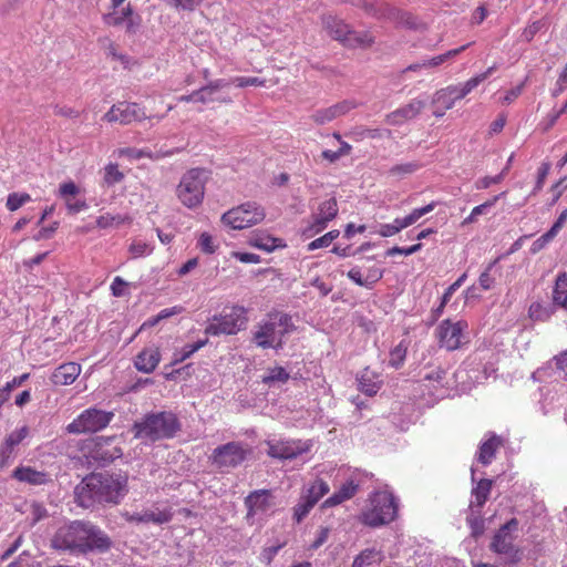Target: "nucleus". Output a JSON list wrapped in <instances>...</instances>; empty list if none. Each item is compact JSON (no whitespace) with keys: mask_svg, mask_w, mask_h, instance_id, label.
Returning <instances> with one entry per match:
<instances>
[{"mask_svg":"<svg viewBox=\"0 0 567 567\" xmlns=\"http://www.w3.org/2000/svg\"><path fill=\"white\" fill-rule=\"evenodd\" d=\"M382 17L395 20L399 23L412 30H415L419 27V21L415 16H413L410 12L399 10L394 7H390L389 4L384 6Z\"/></svg>","mask_w":567,"mask_h":567,"instance_id":"393cba45","label":"nucleus"},{"mask_svg":"<svg viewBox=\"0 0 567 567\" xmlns=\"http://www.w3.org/2000/svg\"><path fill=\"white\" fill-rule=\"evenodd\" d=\"M425 107V101L414 99L406 105L399 107L388 115V122L393 125H399L405 121L412 120L417 116Z\"/></svg>","mask_w":567,"mask_h":567,"instance_id":"412c9836","label":"nucleus"},{"mask_svg":"<svg viewBox=\"0 0 567 567\" xmlns=\"http://www.w3.org/2000/svg\"><path fill=\"white\" fill-rule=\"evenodd\" d=\"M326 29L328 30L329 34L340 42H342L344 45L353 47L355 44L360 43L359 38H352L351 29L350 27L344 23L342 20L336 18V17H328L324 20Z\"/></svg>","mask_w":567,"mask_h":567,"instance_id":"a211bd4d","label":"nucleus"},{"mask_svg":"<svg viewBox=\"0 0 567 567\" xmlns=\"http://www.w3.org/2000/svg\"><path fill=\"white\" fill-rule=\"evenodd\" d=\"M357 137L361 141L364 140H386L390 138V131L385 128H360Z\"/></svg>","mask_w":567,"mask_h":567,"instance_id":"c9c22d12","label":"nucleus"},{"mask_svg":"<svg viewBox=\"0 0 567 567\" xmlns=\"http://www.w3.org/2000/svg\"><path fill=\"white\" fill-rule=\"evenodd\" d=\"M546 25L545 21L544 20H537V21H534L533 23H530L529 25H527L523 33H522V38L523 40H525L526 42H530L534 37Z\"/></svg>","mask_w":567,"mask_h":567,"instance_id":"09e8293b","label":"nucleus"},{"mask_svg":"<svg viewBox=\"0 0 567 567\" xmlns=\"http://www.w3.org/2000/svg\"><path fill=\"white\" fill-rule=\"evenodd\" d=\"M208 342V339L199 340L192 344H186L181 350V355L176 361H184L187 358H189L192 354H194L196 351H198L200 348L205 347Z\"/></svg>","mask_w":567,"mask_h":567,"instance_id":"3c124183","label":"nucleus"},{"mask_svg":"<svg viewBox=\"0 0 567 567\" xmlns=\"http://www.w3.org/2000/svg\"><path fill=\"white\" fill-rule=\"evenodd\" d=\"M127 478L121 474L92 473L74 488L79 506L90 508L96 504H117L126 494Z\"/></svg>","mask_w":567,"mask_h":567,"instance_id":"f257e3e1","label":"nucleus"},{"mask_svg":"<svg viewBox=\"0 0 567 567\" xmlns=\"http://www.w3.org/2000/svg\"><path fill=\"white\" fill-rule=\"evenodd\" d=\"M231 257L244 264H259L260 256L252 252L233 251Z\"/></svg>","mask_w":567,"mask_h":567,"instance_id":"e2e57ef3","label":"nucleus"},{"mask_svg":"<svg viewBox=\"0 0 567 567\" xmlns=\"http://www.w3.org/2000/svg\"><path fill=\"white\" fill-rule=\"evenodd\" d=\"M338 215V203L336 198H329L322 202L318 210L312 214V221L303 229L302 235L311 238L324 230L329 221L333 220Z\"/></svg>","mask_w":567,"mask_h":567,"instance_id":"ddd939ff","label":"nucleus"},{"mask_svg":"<svg viewBox=\"0 0 567 567\" xmlns=\"http://www.w3.org/2000/svg\"><path fill=\"white\" fill-rule=\"evenodd\" d=\"M28 434L29 427L23 425L8 434L1 444L14 452V449L28 436Z\"/></svg>","mask_w":567,"mask_h":567,"instance_id":"2f4dec72","label":"nucleus"},{"mask_svg":"<svg viewBox=\"0 0 567 567\" xmlns=\"http://www.w3.org/2000/svg\"><path fill=\"white\" fill-rule=\"evenodd\" d=\"M358 389L368 396H374L383 384L381 375L370 368H364L357 377Z\"/></svg>","mask_w":567,"mask_h":567,"instance_id":"4be33fe9","label":"nucleus"},{"mask_svg":"<svg viewBox=\"0 0 567 567\" xmlns=\"http://www.w3.org/2000/svg\"><path fill=\"white\" fill-rule=\"evenodd\" d=\"M290 375L282 367H274L267 370V374L262 377V383L271 385L276 382L286 383Z\"/></svg>","mask_w":567,"mask_h":567,"instance_id":"7c9ffc66","label":"nucleus"},{"mask_svg":"<svg viewBox=\"0 0 567 567\" xmlns=\"http://www.w3.org/2000/svg\"><path fill=\"white\" fill-rule=\"evenodd\" d=\"M14 457V452L0 444V471L9 466Z\"/></svg>","mask_w":567,"mask_h":567,"instance_id":"0e129e2a","label":"nucleus"},{"mask_svg":"<svg viewBox=\"0 0 567 567\" xmlns=\"http://www.w3.org/2000/svg\"><path fill=\"white\" fill-rule=\"evenodd\" d=\"M65 206L68 212L73 215L86 210L89 208V205L86 204L85 199L66 198Z\"/></svg>","mask_w":567,"mask_h":567,"instance_id":"13d9d810","label":"nucleus"},{"mask_svg":"<svg viewBox=\"0 0 567 567\" xmlns=\"http://www.w3.org/2000/svg\"><path fill=\"white\" fill-rule=\"evenodd\" d=\"M131 284L122 279L121 277H115L111 284V291L114 297H124L128 295V288Z\"/></svg>","mask_w":567,"mask_h":567,"instance_id":"de8ad7c7","label":"nucleus"},{"mask_svg":"<svg viewBox=\"0 0 567 567\" xmlns=\"http://www.w3.org/2000/svg\"><path fill=\"white\" fill-rule=\"evenodd\" d=\"M247 310L243 306H233L229 312L215 316L206 326L205 333L207 336L236 334L245 328L248 318Z\"/></svg>","mask_w":567,"mask_h":567,"instance_id":"1a4fd4ad","label":"nucleus"},{"mask_svg":"<svg viewBox=\"0 0 567 567\" xmlns=\"http://www.w3.org/2000/svg\"><path fill=\"white\" fill-rule=\"evenodd\" d=\"M505 195H506V192H502L501 194L495 195L494 197L486 200L485 203H483L478 206H475L472 209L473 215L478 217L480 215L485 214L488 208L493 207Z\"/></svg>","mask_w":567,"mask_h":567,"instance_id":"4d7b16f0","label":"nucleus"},{"mask_svg":"<svg viewBox=\"0 0 567 567\" xmlns=\"http://www.w3.org/2000/svg\"><path fill=\"white\" fill-rule=\"evenodd\" d=\"M249 246L265 250L272 251L278 247H284L281 244V239L272 237L271 235L265 233H255L251 235L248 241Z\"/></svg>","mask_w":567,"mask_h":567,"instance_id":"a878e982","label":"nucleus"},{"mask_svg":"<svg viewBox=\"0 0 567 567\" xmlns=\"http://www.w3.org/2000/svg\"><path fill=\"white\" fill-rule=\"evenodd\" d=\"M436 207V203L432 202L426 206L413 209L409 215L404 217V221L409 224V226L416 223L422 216L431 213Z\"/></svg>","mask_w":567,"mask_h":567,"instance_id":"37998d69","label":"nucleus"},{"mask_svg":"<svg viewBox=\"0 0 567 567\" xmlns=\"http://www.w3.org/2000/svg\"><path fill=\"white\" fill-rule=\"evenodd\" d=\"M468 323L465 320H442L435 329V337L440 348L446 351L461 349L468 342Z\"/></svg>","mask_w":567,"mask_h":567,"instance_id":"423d86ee","label":"nucleus"},{"mask_svg":"<svg viewBox=\"0 0 567 567\" xmlns=\"http://www.w3.org/2000/svg\"><path fill=\"white\" fill-rule=\"evenodd\" d=\"M207 179L208 175L205 169L192 168L187 171L183 175L176 189L181 203L188 208L199 206L204 199Z\"/></svg>","mask_w":567,"mask_h":567,"instance_id":"39448f33","label":"nucleus"},{"mask_svg":"<svg viewBox=\"0 0 567 567\" xmlns=\"http://www.w3.org/2000/svg\"><path fill=\"white\" fill-rule=\"evenodd\" d=\"M512 158H513V156H509L506 167L496 176H494V177L485 176L483 178H480L475 183L476 189H486L493 184H499L505 178V176L509 169V164H511Z\"/></svg>","mask_w":567,"mask_h":567,"instance_id":"58836bf2","label":"nucleus"},{"mask_svg":"<svg viewBox=\"0 0 567 567\" xmlns=\"http://www.w3.org/2000/svg\"><path fill=\"white\" fill-rule=\"evenodd\" d=\"M421 248H422V244H420V243L415 244V245H412V246H410L408 248L394 246V247L388 249L386 256H394V255L410 256V255L419 251Z\"/></svg>","mask_w":567,"mask_h":567,"instance_id":"052dcab7","label":"nucleus"},{"mask_svg":"<svg viewBox=\"0 0 567 567\" xmlns=\"http://www.w3.org/2000/svg\"><path fill=\"white\" fill-rule=\"evenodd\" d=\"M313 507V503L301 496L299 503L293 507L295 520L300 523Z\"/></svg>","mask_w":567,"mask_h":567,"instance_id":"79ce46f5","label":"nucleus"},{"mask_svg":"<svg viewBox=\"0 0 567 567\" xmlns=\"http://www.w3.org/2000/svg\"><path fill=\"white\" fill-rule=\"evenodd\" d=\"M358 103L354 100H344L326 109H320L312 114V118L318 124H326L334 118L346 115L355 109Z\"/></svg>","mask_w":567,"mask_h":567,"instance_id":"f3484780","label":"nucleus"},{"mask_svg":"<svg viewBox=\"0 0 567 567\" xmlns=\"http://www.w3.org/2000/svg\"><path fill=\"white\" fill-rule=\"evenodd\" d=\"M51 546L58 550L81 551L107 550L111 547L110 537L96 525L74 520L61 526L51 539Z\"/></svg>","mask_w":567,"mask_h":567,"instance_id":"f03ea898","label":"nucleus"},{"mask_svg":"<svg viewBox=\"0 0 567 567\" xmlns=\"http://www.w3.org/2000/svg\"><path fill=\"white\" fill-rule=\"evenodd\" d=\"M113 417L114 413L111 411L89 408L66 425V432L70 434L95 433L105 429Z\"/></svg>","mask_w":567,"mask_h":567,"instance_id":"0eeeda50","label":"nucleus"},{"mask_svg":"<svg viewBox=\"0 0 567 567\" xmlns=\"http://www.w3.org/2000/svg\"><path fill=\"white\" fill-rule=\"evenodd\" d=\"M406 353L408 346L404 341H401L394 349L391 350L389 364L394 369H399L404 363Z\"/></svg>","mask_w":567,"mask_h":567,"instance_id":"f704fd0d","label":"nucleus"},{"mask_svg":"<svg viewBox=\"0 0 567 567\" xmlns=\"http://www.w3.org/2000/svg\"><path fill=\"white\" fill-rule=\"evenodd\" d=\"M518 520L516 518L509 519L502 525L495 533L489 548L496 554L505 555L509 561L517 563L520 560V549L515 546V536L513 532L517 530Z\"/></svg>","mask_w":567,"mask_h":567,"instance_id":"9b49d317","label":"nucleus"},{"mask_svg":"<svg viewBox=\"0 0 567 567\" xmlns=\"http://www.w3.org/2000/svg\"><path fill=\"white\" fill-rule=\"evenodd\" d=\"M172 519V513L169 511H159L158 513L146 512L144 513V522L152 520L157 524L167 523Z\"/></svg>","mask_w":567,"mask_h":567,"instance_id":"864d4df0","label":"nucleus"},{"mask_svg":"<svg viewBox=\"0 0 567 567\" xmlns=\"http://www.w3.org/2000/svg\"><path fill=\"white\" fill-rule=\"evenodd\" d=\"M359 491V485L353 481H349L341 485V487L334 492L331 496H329L323 503L322 507H334L337 505L342 504L346 501L351 499L355 496Z\"/></svg>","mask_w":567,"mask_h":567,"instance_id":"5701e85b","label":"nucleus"},{"mask_svg":"<svg viewBox=\"0 0 567 567\" xmlns=\"http://www.w3.org/2000/svg\"><path fill=\"white\" fill-rule=\"evenodd\" d=\"M567 89V65L564 68L563 72L559 74L558 80L556 82V87L553 91V95L557 96L563 93Z\"/></svg>","mask_w":567,"mask_h":567,"instance_id":"338daca9","label":"nucleus"},{"mask_svg":"<svg viewBox=\"0 0 567 567\" xmlns=\"http://www.w3.org/2000/svg\"><path fill=\"white\" fill-rule=\"evenodd\" d=\"M493 487V481L488 478H482L477 482L476 486L473 488L472 494L475 498L474 505L482 508L488 496L491 494Z\"/></svg>","mask_w":567,"mask_h":567,"instance_id":"c85d7f7f","label":"nucleus"},{"mask_svg":"<svg viewBox=\"0 0 567 567\" xmlns=\"http://www.w3.org/2000/svg\"><path fill=\"white\" fill-rule=\"evenodd\" d=\"M293 329L295 326L289 315L268 313L266 319L256 324L252 342L261 349L278 350L284 346V337Z\"/></svg>","mask_w":567,"mask_h":567,"instance_id":"20e7f679","label":"nucleus"},{"mask_svg":"<svg viewBox=\"0 0 567 567\" xmlns=\"http://www.w3.org/2000/svg\"><path fill=\"white\" fill-rule=\"evenodd\" d=\"M421 167V164L419 163H406V164H400L395 165L390 169V174L395 176H402L406 174H411L419 169Z\"/></svg>","mask_w":567,"mask_h":567,"instance_id":"5fc2aeb1","label":"nucleus"},{"mask_svg":"<svg viewBox=\"0 0 567 567\" xmlns=\"http://www.w3.org/2000/svg\"><path fill=\"white\" fill-rule=\"evenodd\" d=\"M351 150V145L350 144H342L341 147H339L338 151L336 152H332V151H323L321 156L329 161L330 163H333L336 161H338L341 156H344L347 154H349Z\"/></svg>","mask_w":567,"mask_h":567,"instance_id":"6e6d98bb","label":"nucleus"},{"mask_svg":"<svg viewBox=\"0 0 567 567\" xmlns=\"http://www.w3.org/2000/svg\"><path fill=\"white\" fill-rule=\"evenodd\" d=\"M267 454L272 458L291 460L309 451L310 445L301 441L268 440Z\"/></svg>","mask_w":567,"mask_h":567,"instance_id":"4468645a","label":"nucleus"},{"mask_svg":"<svg viewBox=\"0 0 567 567\" xmlns=\"http://www.w3.org/2000/svg\"><path fill=\"white\" fill-rule=\"evenodd\" d=\"M554 360H555L557 370L563 372L564 377L567 379V350L555 355Z\"/></svg>","mask_w":567,"mask_h":567,"instance_id":"774afa93","label":"nucleus"},{"mask_svg":"<svg viewBox=\"0 0 567 567\" xmlns=\"http://www.w3.org/2000/svg\"><path fill=\"white\" fill-rule=\"evenodd\" d=\"M329 491V484L322 478H317L309 484L301 496L316 505Z\"/></svg>","mask_w":567,"mask_h":567,"instance_id":"bb28decb","label":"nucleus"},{"mask_svg":"<svg viewBox=\"0 0 567 567\" xmlns=\"http://www.w3.org/2000/svg\"><path fill=\"white\" fill-rule=\"evenodd\" d=\"M354 7L362 8L365 12L374 17H382V11L384 9L385 3L377 4L373 0H351V3Z\"/></svg>","mask_w":567,"mask_h":567,"instance_id":"e433bc0d","label":"nucleus"},{"mask_svg":"<svg viewBox=\"0 0 567 567\" xmlns=\"http://www.w3.org/2000/svg\"><path fill=\"white\" fill-rule=\"evenodd\" d=\"M249 452L241 443L229 442L213 451L212 461L218 468L236 467L246 460Z\"/></svg>","mask_w":567,"mask_h":567,"instance_id":"f8f14e48","label":"nucleus"},{"mask_svg":"<svg viewBox=\"0 0 567 567\" xmlns=\"http://www.w3.org/2000/svg\"><path fill=\"white\" fill-rule=\"evenodd\" d=\"M11 477L20 483L31 486H42L52 482L51 475L45 471H38L29 465L16 467Z\"/></svg>","mask_w":567,"mask_h":567,"instance_id":"2eb2a0df","label":"nucleus"},{"mask_svg":"<svg viewBox=\"0 0 567 567\" xmlns=\"http://www.w3.org/2000/svg\"><path fill=\"white\" fill-rule=\"evenodd\" d=\"M399 503L390 491H377L369 495L367 507L358 519L361 524L378 528L396 519Z\"/></svg>","mask_w":567,"mask_h":567,"instance_id":"7ed1b4c3","label":"nucleus"},{"mask_svg":"<svg viewBox=\"0 0 567 567\" xmlns=\"http://www.w3.org/2000/svg\"><path fill=\"white\" fill-rule=\"evenodd\" d=\"M79 192H80L79 187L72 181L61 184L60 188H59V195L62 198H64L65 202H66V198L78 195Z\"/></svg>","mask_w":567,"mask_h":567,"instance_id":"bf43d9fd","label":"nucleus"},{"mask_svg":"<svg viewBox=\"0 0 567 567\" xmlns=\"http://www.w3.org/2000/svg\"><path fill=\"white\" fill-rule=\"evenodd\" d=\"M245 505L248 518L259 513H266L274 505L271 492L268 489L254 491L245 498Z\"/></svg>","mask_w":567,"mask_h":567,"instance_id":"dca6fc26","label":"nucleus"},{"mask_svg":"<svg viewBox=\"0 0 567 567\" xmlns=\"http://www.w3.org/2000/svg\"><path fill=\"white\" fill-rule=\"evenodd\" d=\"M470 45H471V43H467L457 49L450 50L444 54H440V55L434 56L427 61H424L423 65H426L429 68L437 66V65L442 64L443 62H445L447 59L456 56L457 54H460L461 52L466 50Z\"/></svg>","mask_w":567,"mask_h":567,"instance_id":"ea45409f","label":"nucleus"},{"mask_svg":"<svg viewBox=\"0 0 567 567\" xmlns=\"http://www.w3.org/2000/svg\"><path fill=\"white\" fill-rule=\"evenodd\" d=\"M503 441L499 436L493 434L480 445L477 461L483 465H488L495 457L496 451L502 446Z\"/></svg>","mask_w":567,"mask_h":567,"instance_id":"b1692460","label":"nucleus"},{"mask_svg":"<svg viewBox=\"0 0 567 567\" xmlns=\"http://www.w3.org/2000/svg\"><path fill=\"white\" fill-rule=\"evenodd\" d=\"M181 430V422L172 412H158L144 417V436L151 441L172 439Z\"/></svg>","mask_w":567,"mask_h":567,"instance_id":"6e6552de","label":"nucleus"},{"mask_svg":"<svg viewBox=\"0 0 567 567\" xmlns=\"http://www.w3.org/2000/svg\"><path fill=\"white\" fill-rule=\"evenodd\" d=\"M198 247L200 248V250L203 252L209 254V255L214 254L217 248V246L214 244V239H213L212 235H209L208 233H203L199 236Z\"/></svg>","mask_w":567,"mask_h":567,"instance_id":"603ef678","label":"nucleus"},{"mask_svg":"<svg viewBox=\"0 0 567 567\" xmlns=\"http://www.w3.org/2000/svg\"><path fill=\"white\" fill-rule=\"evenodd\" d=\"M553 301L555 305L567 309V274L561 272L557 276L553 290Z\"/></svg>","mask_w":567,"mask_h":567,"instance_id":"cd10ccee","label":"nucleus"},{"mask_svg":"<svg viewBox=\"0 0 567 567\" xmlns=\"http://www.w3.org/2000/svg\"><path fill=\"white\" fill-rule=\"evenodd\" d=\"M377 551L374 549H364L354 557L351 567H365L372 564Z\"/></svg>","mask_w":567,"mask_h":567,"instance_id":"c03bdc74","label":"nucleus"},{"mask_svg":"<svg viewBox=\"0 0 567 567\" xmlns=\"http://www.w3.org/2000/svg\"><path fill=\"white\" fill-rule=\"evenodd\" d=\"M348 278L352 280L355 285L360 287L367 288L365 284V276L362 274L361 269L359 267L351 268L348 274Z\"/></svg>","mask_w":567,"mask_h":567,"instance_id":"69168bd1","label":"nucleus"},{"mask_svg":"<svg viewBox=\"0 0 567 567\" xmlns=\"http://www.w3.org/2000/svg\"><path fill=\"white\" fill-rule=\"evenodd\" d=\"M82 368L76 362H65L54 369L50 377V381L54 385H70L81 374Z\"/></svg>","mask_w":567,"mask_h":567,"instance_id":"aec40b11","label":"nucleus"},{"mask_svg":"<svg viewBox=\"0 0 567 567\" xmlns=\"http://www.w3.org/2000/svg\"><path fill=\"white\" fill-rule=\"evenodd\" d=\"M499 260H501V257H497L494 260H492L486 266L484 271L480 275L478 284L483 290H489L493 288V286L495 284V278L492 276V271L495 268V266L498 264Z\"/></svg>","mask_w":567,"mask_h":567,"instance_id":"473e14b6","label":"nucleus"},{"mask_svg":"<svg viewBox=\"0 0 567 567\" xmlns=\"http://www.w3.org/2000/svg\"><path fill=\"white\" fill-rule=\"evenodd\" d=\"M123 179V173L120 172L117 164L110 163L104 168V182L106 185L112 186Z\"/></svg>","mask_w":567,"mask_h":567,"instance_id":"a19ab883","label":"nucleus"},{"mask_svg":"<svg viewBox=\"0 0 567 567\" xmlns=\"http://www.w3.org/2000/svg\"><path fill=\"white\" fill-rule=\"evenodd\" d=\"M231 83L238 87L264 86L266 80L257 76H237L231 80Z\"/></svg>","mask_w":567,"mask_h":567,"instance_id":"a18cd8bd","label":"nucleus"},{"mask_svg":"<svg viewBox=\"0 0 567 567\" xmlns=\"http://www.w3.org/2000/svg\"><path fill=\"white\" fill-rule=\"evenodd\" d=\"M140 106L137 103L118 102L104 115L107 122L128 124L138 116Z\"/></svg>","mask_w":567,"mask_h":567,"instance_id":"6ab92c4d","label":"nucleus"},{"mask_svg":"<svg viewBox=\"0 0 567 567\" xmlns=\"http://www.w3.org/2000/svg\"><path fill=\"white\" fill-rule=\"evenodd\" d=\"M59 227V223L54 221L50 226H44L39 229V231L33 236V239L39 241L43 239H49L53 236Z\"/></svg>","mask_w":567,"mask_h":567,"instance_id":"680f3d73","label":"nucleus"},{"mask_svg":"<svg viewBox=\"0 0 567 567\" xmlns=\"http://www.w3.org/2000/svg\"><path fill=\"white\" fill-rule=\"evenodd\" d=\"M433 104L435 106L433 115L441 117L445 114V111L453 107L454 99H452V96L446 93V90L442 89L434 94Z\"/></svg>","mask_w":567,"mask_h":567,"instance_id":"c756f323","label":"nucleus"},{"mask_svg":"<svg viewBox=\"0 0 567 567\" xmlns=\"http://www.w3.org/2000/svg\"><path fill=\"white\" fill-rule=\"evenodd\" d=\"M31 200L28 193H10L7 197L6 207L9 212H16Z\"/></svg>","mask_w":567,"mask_h":567,"instance_id":"72a5a7b5","label":"nucleus"},{"mask_svg":"<svg viewBox=\"0 0 567 567\" xmlns=\"http://www.w3.org/2000/svg\"><path fill=\"white\" fill-rule=\"evenodd\" d=\"M132 14V9L130 4L122 10V14L117 16L116 12L110 13L104 17V20L110 25H118L122 22H124L126 19H128Z\"/></svg>","mask_w":567,"mask_h":567,"instance_id":"8fccbe9b","label":"nucleus"},{"mask_svg":"<svg viewBox=\"0 0 567 567\" xmlns=\"http://www.w3.org/2000/svg\"><path fill=\"white\" fill-rule=\"evenodd\" d=\"M551 313L548 307L539 302H533L528 309L529 318L534 321H547L551 317Z\"/></svg>","mask_w":567,"mask_h":567,"instance_id":"4c0bfd02","label":"nucleus"},{"mask_svg":"<svg viewBox=\"0 0 567 567\" xmlns=\"http://www.w3.org/2000/svg\"><path fill=\"white\" fill-rule=\"evenodd\" d=\"M384 270L378 266L368 268L365 276L367 289H372L383 277Z\"/></svg>","mask_w":567,"mask_h":567,"instance_id":"49530a36","label":"nucleus"},{"mask_svg":"<svg viewBox=\"0 0 567 567\" xmlns=\"http://www.w3.org/2000/svg\"><path fill=\"white\" fill-rule=\"evenodd\" d=\"M266 217L265 210L256 203H246L226 212L221 221L233 229H244L261 223Z\"/></svg>","mask_w":567,"mask_h":567,"instance_id":"9d476101","label":"nucleus"}]
</instances>
